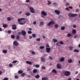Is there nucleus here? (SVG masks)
Returning a JSON list of instances; mask_svg holds the SVG:
<instances>
[{"instance_id":"aec40b11","label":"nucleus","mask_w":80,"mask_h":80,"mask_svg":"<svg viewBox=\"0 0 80 80\" xmlns=\"http://www.w3.org/2000/svg\"><path fill=\"white\" fill-rule=\"evenodd\" d=\"M72 33H73V34H75L77 32V31H76V30L75 29H74L72 30Z\"/></svg>"},{"instance_id":"412c9836","label":"nucleus","mask_w":80,"mask_h":80,"mask_svg":"<svg viewBox=\"0 0 80 80\" xmlns=\"http://www.w3.org/2000/svg\"><path fill=\"white\" fill-rule=\"evenodd\" d=\"M18 73H19V74H22V73H23V71L22 70H19L18 71Z\"/></svg>"},{"instance_id":"0eeeda50","label":"nucleus","mask_w":80,"mask_h":80,"mask_svg":"<svg viewBox=\"0 0 80 80\" xmlns=\"http://www.w3.org/2000/svg\"><path fill=\"white\" fill-rule=\"evenodd\" d=\"M13 44L14 45H15V46H17L18 45V43L17 41H15L13 42Z\"/></svg>"},{"instance_id":"2eb2a0df","label":"nucleus","mask_w":80,"mask_h":80,"mask_svg":"<svg viewBox=\"0 0 80 80\" xmlns=\"http://www.w3.org/2000/svg\"><path fill=\"white\" fill-rule=\"evenodd\" d=\"M2 27L4 28H7V27H8V25L7 24H4L3 25Z\"/></svg>"},{"instance_id":"c03bdc74","label":"nucleus","mask_w":80,"mask_h":80,"mask_svg":"<svg viewBox=\"0 0 80 80\" xmlns=\"http://www.w3.org/2000/svg\"><path fill=\"white\" fill-rule=\"evenodd\" d=\"M28 33L29 34H31V33H32V31H28Z\"/></svg>"},{"instance_id":"49530a36","label":"nucleus","mask_w":80,"mask_h":80,"mask_svg":"<svg viewBox=\"0 0 80 80\" xmlns=\"http://www.w3.org/2000/svg\"><path fill=\"white\" fill-rule=\"evenodd\" d=\"M14 78H16V79H18V76H15Z\"/></svg>"},{"instance_id":"2f4dec72","label":"nucleus","mask_w":80,"mask_h":80,"mask_svg":"<svg viewBox=\"0 0 80 80\" xmlns=\"http://www.w3.org/2000/svg\"><path fill=\"white\" fill-rule=\"evenodd\" d=\"M47 2H48L47 4L48 5H50V4H51V2L50 1H47Z\"/></svg>"},{"instance_id":"774afa93","label":"nucleus","mask_w":80,"mask_h":80,"mask_svg":"<svg viewBox=\"0 0 80 80\" xmlns=\"http://www.w3.org/2000/svg\"><path fill=\"white\" fill-rule=\"evenodd\" d=\"M18 35H21L22 34V33L20 32H18Z\"/></svg>"},{"instance_id":"052dcab7","label":"nucleus","mask_w":80,"mask_h":80,"mask_svg":"<svg viewBox=\"0 0 80 80\" xmlns=\"http://www.w3.org/2000/svg\"><path fill=\"white\" fill-rule=\"evenodd\" d=\"M50 46L48 45V44H47L46 46V47H49Z\"/></svg>"},{"instance_id":"8fccbe9b","label":"nucleus","mask_w":80,"mask_h":80,"mask_svg":"<svg viewBox=\"0 0 80 80\" xmlns=\"http://www.w3.org/2000/svg\"><path fill=\"white\" fill-rule=\"evenodd\" d=\"M42 70H44V69H45V66H42Z\"/></svg>"},{"instance_id":"4d7b16f0","label":"nucleus","mask_w":80,"mask_h":80,"mask_svg":"<svg viewBox=\"0 0 80 80\" xmlns=\"http://www.w3.org/2000/svg\"><path fill=\"white\" fill-rule=\"evenodd\" d=\"M69 8H70V9H73V7L72 6H69Z\"/></svg>"},{"instance_id":"338daca9","label":"nucleus","mask_w":80,"mask_h":80,"mask_svg":"<svg viewBox=\"0 0 80 80\" xmlns=\"http://www.w3.org/2000/svg\"><path fill=\"white\" fill-rule=\"evenodd\" d=\"M36 23H37V22H36V21H34L33 22L34 25H35V24H36Z\"/></svg>"},{"instance_id":"7ed1b4c3","label":"nucleus","mask_w":80,"mask_h":80,"mask_svg":"<svg viewBox=\"0 0 80 80\" xmlns=\"http://www.w3.org/2000/svg\"><path fill=\"white\" fill-rule=\"evenodd\" d=\"M29 9L31 13H35V11H34V9L32 7H29Z\"/></svg>"},{"instance_id":"f3484780","label":"nucleus","mask_w":80,"mask_h":80,"mask_svg":"<svg viewBox=\"0 0 80 80\" xmlns=\"http://www.w3.org/2000/svg\"><path fill=\"white\" fill-rule=\"evenodd\" d=\"M26 63L27 64H29V65H32V62L29 61H27Z\"/></svg>"},{"instance_id":"4468645a","label":"nucleus","mask_w":80,"mask_h":80,"mask_svg":"<svg viewBox=\"0 0 80 80\" xmlns=\"http://www.w3.org/2000/svg\"><path fill=\"white\" fill-rule=\"evenodd\" d=\"M78 15L77 14H72V17H77Z\"/></svg>"},{"instance_id":"37998d69","label":"nucleus","mask_w":80,"mask_h":80,"mask_svg":"<svg viewBox=\"0 0 80 80\" xmlns=\"http://www.w3.org/2000/svg\"><path fill=\"white\" fill-rule=\"evenodd\" d=\"M73 47L71 46H70L69 47V48L70 50H72V49H73Z\"/></svg>"},{"instance_id":"f257e3e1","label":"nucleus","mask_w":80,"mask_h":80,"mask_svg":"<svg viewBox=\"0 0 80 80\" xmlns=\"http://www.w3.org/2000/svg\"><path fill=\"white\" fill-rule=\"evenodd\" d=\"M25 19V18H21L18 19V22H19V23L20 24V25H24L25 24V23H22L20 22H22L23 21V20Z\"/></svg>"},{"instance_id":"de8ad7c7","label":"nucleus","mask_w":80,"mask_h":80,"mask_svg":"<svg viewBox=\"0 0 80 80\" xmlns=\"http://www.w3.org/2000/svg\"><path fill=\"white\" fill-rule=\"evenodd\" d=\"M36 41L38 42H40V38H38L36 39Z\"/></svg>"},{"instance_id":"603ef678","label":"nucleus","mask_w":80,"mask_h":80,"mask_svg":"<svg viewBox=\"0 0 80 80\" xmlns=\"http://www.w3.org/2000/svg\"><path fill=\"white\" fill-rule=\"evenodd\" d=\"M55 28H58V24H55Z\"/></svg>"},{"instance_id":"c756f323","label":"nucleus","mask_w":80,"mask_h":80,"mask_svg":"<svg viewBox=\"0 0 80 80\" xmlns=\"http://www.w3.org/2000/svg\"><path fill=\"white\" fill-rule=\"evenodd\" d=\"M44 25V22H41L40 23V25Z\"/></svg>"},{"instance_id":"9d476101","label":"nucleus","mask_w":80,"mask_h":80,"mask_svg":"<svg viewBox=\"0 0 80 80\" xmlns=\"http://www.w3.org/2000/svg\"><path fill=\"white\" fill-rule=\"evenodd\" d=\"M21 33L23 35H26L27 34L26 32L25 31H22L21 32Z\"/></svg>"},{"instance_id":"ea45409f","label":"nucleus","mask_w":80,"mask_h":80,"mask_svg":"<svg viewBox=\"0 0 80 80\" xmlns=\"http://www.w3.org/2000/svg\"><path fill=\"white\" fill-rule=\"evenodd\" d=\"M7 19L8 21H10L11 20V18H8Z\"/></svg>"},{"instance_id":"b1692460","label":"nucleus","mask_w":80,"mask_h":80,"mask_svg":"<svg viewBox=\"0 0 80 80\" xmlns=\"http://www.w3.org/2000/svg\"><path fill=\"white\" fill-rule=\"evenodd\" d=\"M70 6V3L67 2L66 3V7H68V6Z\"/></svg>"},{"instance_id":"58836bf2","label":"nucleus","mask_w":80,"mask_h":80,"mask_svg":"<svg viewBox=\"0 0 80 80\" xmlns=\"http://www.w3.org/2000/svg\"><path fill=\"white\" fill-rule=\"evenodd\" d=\"M53 41L54 42H57V40L56 39H53Z\"/></svg>"},{"instance_id":"c9c22d12","label":"nucleus","mask_w":80,"mask_h":80,"mask_svg":"<svg viewBox=\"0 0 80 80\" xmlns=\"http://www.w3.org/2000/svg\"><path fill=\"white\" fill-rule=\"evenodd\" d=\"M72 36V35L69 33H68L67 35V37H71Z\"/></svg>"},{"instance_id":"a878e982","label":"nucleus","mask_w":80,"mask_h":80,"mask_svg":"<svg viewBox=\"0 0 80 80\" xmlns=\"http://www.w3.org/2000/svg\"><path fill=\"white\" fill-rule=\"evenodd\" d=\"M2 52L4 53H6L7 52V51L6 50H3L2 51Z\"/></svg>"},{"instance_id":"09e8293b","label":"nucleus","mask_w":80,"mask_h":80,"mask_svg":"<svg viewBox=\"0 0 80 80\" xmlns=\"http://www.w3.org/2000/svg\"><path fill=\"white\" fill-rule=\"evenodd\" d=\"M59 43H60V44H61V45H63V42H62V41H60Z\"/></svg>"},{"instance_id":"864d4df0","label":"nucleus","mask_w":80,"mask_h":80,"mask_svg":"<svg viewBox=\"0 0 80 80\" xmlns=\"http://www.w3.org/2000/svg\"><path fill=\"white\" fill-rule=\"evenodd\" d=\"M76 12H79V9H76Z\"/></svg>"},{"instance_id":"39448f33","label":"nucleus","mask_w":80,"mask_h":80,"mask_svg":"<svg viewBox=\"0 0 80 80\" xmlns=\"http://www.w3.org/2000/svg\"><path fill=\"white\" fill-rule=\"evenodd\" d=\"M54 12L57 15H58L60 14V11L57 10H55Z\"/></svg>"},{"instance_id":"7c9ffc66","label":"nucleus","mask_w":80,"mask_h":80,"mask_svg":"<svg viewBox=\"0 0 80 80\" xmlns=\"http://www.w3.org/2000/svg\"><path fill=\"white\" fill-rule=\"evenodd\" d=\"M25 75V73H23L21 75V76L22 77H23Z\"/></svg>"},{"instance_id":"c85d7f7f","label":"nucleus","mask_w":80,"mask_h":80,"mask_svg":"<svg viewBox=\"0 0 80 80\" xmlns=\"http://www.w3.org/2000/svg\"><path fill=\"white\" fill-rule=\"evenodd\" d=\"M68 15L69 17H72V13H69L68 14Z\"/></svg>"},{"instance_id":"e433bc0d","label":"nucleus","mask_w":80,"mask_h":80,"mask_svg":"<svg viewBox=\"0 0 80 80\" xmlns=\"http://www.w3.org/2000/svg\"><path fill=\"white\" fill-rule=\"evenodd\" d=\"M65 27H62L61 28V30H65Z\"/></svg>"},{"instance_id":"5701e85b","label":"nucleus","mask_w":80,"mask_h":80,"mask_svg":"<svg viewBox=\"0 0 80 80\" xmlns=\"http://www.w3.org/2000/svg\"><path fill=\"white\" fill-rule=\"evenodd\" d=\"M72 60L71 59H69L68 60V63H72Z\"/></svg>"},{"instance_id":"bb28decb","label":"nucleus","mask_w":80,"mask_h":80,"mask_svg":"<svg viewBox=\"0 0 80 80\" xmlns=\"http://www.w3.org/2000/svg\"><path fill=\"white\" fill-rule=\"evenodd\" d=\"M73 52H76L77 53H78V52H79V51H78V50L77 49H75L74 50Z\"/></svg>"},{"instance_id":"5fc2aeb1","label":"nucleus","mask_w":80,"mask_h":80,"mask_svg":"<svg viewBox=\"0 0 80 80\" xmlns=\"http://www.w3.org/2000/svg\"><path fill=\"white\" fill-rule=\"evenodd\" d=\"M8 34H10L11 33V30H9L8 31Z\"/></svg>"},{"instance_id":"4be33fe9","label":"nucleus","mask_w":80,"mask_h":80,"mask_svg":"<svg viewBox=\"0 0 80 80\" xmlns=\"http://www.w3.org/2000/svg\"><path fill=\"white\" fill-rule=\"evenodd\" d=\"M42 80H48V78L47 77L42 78Z\"/></svg>"},{"instance_id":"13d9d810","label":"nucleus","mask_w":80,"mask_h":80,"mask_svg":"<svg viewBox=\"0 0 80 80\" xmlns=\"http://www.w3.org/2000/svg\"><path fill=\"white\" fill-rule=\"evenodd\" d=\"M39 67H40V66H39V65H36V67L37 68H38Z\"/></svg>"},{"instance_id":"a211bd4d","label":"nucleus","mask_w":80,"mask_h":80,"mask_svg":"<svg viewBox=\"0 0 80 80\" xmlns=\"http://www.w3.org/2000/svg\"><path fill=\"white\" fill-rule=\"evenodd\" d=\"M36 78H37L38 79V78H40V75L39 74H37V75H36L35 76Z\"/></svg>"},{"instance_id":"a19ab883","label":"nucleus","mask_w":80,"mask_h":80,"mask_svg":"<svg viewBox=\"0 0 80 80\" xmlns=\"http://www.w3.org/2000/svg\"><path fill=\"white\" fill-rule=\"evenodd\" d=\"M11 37L12 38H15V35H11Z\"/></svg>"},{"instance_id":"3c124183","label":"nucleus","mask_w":80,"mask_h":80,"mask_svg":"<svg viewBox=\"0 0 80 80\" xmlns=\"http://www.w3.org/2000/svg\"><path fill=\"white\" fill-rule=\"evenodd\" d=\"M26 3H30V0H26Z\"/></svg>"},{"instance_id":"423d86ee","label":"nucleus","mask_w":80,"mask_h":80,"mask_svg":"<svg viewBox=\"0 0 80 80\" xmlns=\"http://www.w3.org/2000/svg\"><path fill=\"white\" fill-rule=\"evenodd\" d=\"M46 52L49 53H50V48H46Z\"/></svg>"},{"instance_id":"6e6d98bb","label":"nucleus","mask_w":80,"mask_h":80,"mask_svg":"<svg viewBox=\"0 0 80 80\" xmlns=\"http://www.w3.org/2000/svg\"><path fill=\"white\" fill-rule=\"evenodd\" d=\"M29 39H32V36H29Z\"/></svg>"},{"instance_id":"72a5a7b5","label":"nucleus","mask_w":80,"mask_h":80,"mask_svg":"<svg viewBox=\"0 0 80 80\" xmlns=\"http://www.w3.org/2000/svg\"><path fill=\"white\" fill-rule=\"evenodd\" d=\"M32 36L33 38H35V37H36V35L35 34H32Z\"/></svg>"},{"instance_id":"f704fd0d","label":"nucleus","mask_w":80,"mask_h":80,"mask_svg":"<svg viewBox=\"0 0 80 80\" xmlns=\"http://www.w3.org/2000/svg\"><path fill=\"white\" fill-rule=\"evenodd\" d=\"M45 48V47L44 46H40L39 48L40 49H43Z\"/></svg>"},{"instance_id":"a18cd8bd","label":"nucleus","mask_w":80,"mask_h":80,"mask_svg":"<svg viewBox=\"0 0 80 80\" xmlns=\"http://www.w3.org/2000/svg\"><path fill=\"white\" fill-rule=\"evenodd\" d=\"M9 66L10 67H13V64L11 63L9 64Z\"/></svg>"},{"instance_id":"4c0bfd02","label":"nucleus","mask_w":80,"mask_h":80,"mask_svg":"<svg viewBox=\"0 0 80 80\" xmlns=\"http://www.w3.org/2000/svg\"><path fill=\"white\" fill-rule=\"evenodd\" d=\"M65 10H68V11H70V10L69 9V8L68 7H67L65 9Z\"/></svg>"},{"instance_id":"680f3d73","label":"nucleus","mask_w":80,"mask_h":80,"mask_svg":"<svg viewBox=\"0 0 80 80\" xmlns=\"http://www.w3.org/2000/svg\"><path fill=\"white\" fill-rule=\"evenodd\" d=\"M77 35H75L74 37V38H77Z\"/></svg>"},{"instance_id":"bf43d9fd","label":"nucleus","mask_w":80,"mask_h":80,"mask_svg":"<svg viewBox=\"0 0 80 80\" xmlns=\"http://www.w3.org/2000/svg\"><path fill=\"white\" fill-rule=\"evenodd\" d=\"M8 78H4V79H3V80H8Z\"/></svg>"},{"instance_id":"ddd939ff","label":"nucleus","mask_w":80,"mask_h":80,"mask_svg":"<svg viewBox=\"0 0 80 80\" xmlns=\"http://www.w3.org/2000/svg\"><path fill=\"white\" fill-rule=\"evenodd\" d=\"M52 4L53 5V6H54V7H57V6L58 5V4H57V3L56 2H54V3H53Z\"/></svg>"},{"instance_id":"9b49d317","label":"nucleus","mask_w":80,"mask_h":80,"mask_svg":"<svg viewBox=\"0 0 80 80\" xmlns=\"http://www.w3.org/2000/svg\"><path fill=\"white\" fill-rule=\"evenodd\" d=\"M59 60L61 62H63L64 60H65V58H60Z\"/></svg>"},{"instance_id":"cd10ccee","label":"nucleus","mask_w":80,"mask_h":80,"mask_svg":"<svg viewBox=\"0 0 80 80\" xmlns=\"http://www.w3.org/2000/svg\"><path fill=\"white\" fill-rule=\"evenodd\" d=\"M33 73H37V70L36 69H34L33 70Z\"/></svg>"},{"instance_id":"6ab92c4d","label":"nucleus","mask_w":80,"mask_h":80,"mask_svg":"<svg viewBox=\"0 0 80 80\" xmlns=\"http://www.w3.org/2000/svg\"><path fill=\"white\" fill-rule=\"evenodd\" d=\"M52 72L53 73H57V71H56V70L55 69H52Z\"/></svg>"},{"instance_id":"69168bd1","label":"nucleus","mask_w":80,"mask_h":80,"mask_svg":"<svg viewBox=\"0 0 80 80\" xmlns=\"http://www.w3.org/2000/svg\"><path fill=\"white\" fill-rule=\"evenodd\" d=\"M18 13H19V14H21L22 13V12L20 11L18 12Z\"/></svg>"},{"instance_id":"79ce46f5","label":"nucleus","mask_w":80,"mask_h":80,"mask_svg":"<svg viewBox=\"0 0 80 80\" xmlns=\"http://www.w3.org/2000/svg\"><path fill=\"white\" fill-rule=\"evenodd\" d=\"M17 62V61L16 60L13 61H12L13 63H16Z\"/></svg>"},{"instance_id":"1a4fd4ad","label":"nucleus","mask_w":80,"mask_h":80,"mask_svg":"<svg viewBox=\"0 0 80 80\" xmlns=\"http://www.w3.org/2000/svg\"><path fill=\"white\" fill-rule=\"evenodd\" d=\"M12 28L13 30H15L17 29V26L15 25H13L12 26Z\"/></svg>"},{"instance_id":"dca6fc26","label":"nucleus","mask_w":80,"mask_h":80,"mask_svg":"<svg viewBox=\"0 0 80 80\" xmlns=\"http://www.w3.org/2000/svg\"><path fill=\"white\" fill-rule=\"evenodd\" d=\"M57 67L58 68V69H60V68H61V66H60V64H58L57 65Z\"/></svg>"},{"instance_id":"393cba45","label":"nucleus","mask_w":80,"mask_h":80,"mask_svg":"<svg viewBox=\"0 0 80 80\" xmlns=\"http://www.w3.org/2000/svg\"><path fill=\"white\" fill-rule=\"evenodd\" d=\"M26 16H30V12H26Z\"/></svg>"},{"instance_id":"20e7f679","label":"nucleus","mask_w":80,"mask_h":80,"mask_svg":"<svg viewBox=\"0 0 80 80\" xmlns=\"http://www.w3.org/2000/svg\"><path fill=\"white\" fill-rule=\"evenodd\" d=\"M55 22H54V21H51L50 22H49L48 23V26H50L51 25H52L53 24H55Z\"/></svg>"},{"instance_id":"f8f14e48","label":"nucleus","mask_w":80,"mask_h":80,"mask_svg":"<svg viewBox=\"0 0 80 80\" xmlns=\"http://www.w3.org/2000/svg\"><path fill=\"white\" fill-rule=\"evenodd\" d=\"M41 62H45V59L43 58V57L41 58Z\"/></svg>"},{"instance_id":"e2e57ef3","label":"nucleus","mask_w":80,"mask_h":80,"mask_svg":"<svg viewBox=\"0 0 80 80\" xmlns=\"http://www.w3.org/2000/svg\"><path fill=\"white\" fill-rule=\"evenodd\" d=\"M32 55H34V54H35V52H32Z\"/></svg>"},{"instance_id":"0e129e2a","label":"nucleus","mask_w":80,"mask_h":80,"mask_svg":"<svg viewBox=\"0 0 80 80\" xmlns=\"http://www.w3.org/2000/svg\"><path fill=\"white\" fill-rule=\"evenodd\" d=\"M76 25H73V28H76Z\"/></svg>"},{"instance_id":"f03ea898","label":"nucleus","mask_w":80,"mask_h":80,"mask_svg":"<svg viewBox=\"0 0 80 80\" xmlns=\"http://www.w3.org/2000/svg\"><path fill=\"white\" fill-rule=\"evenodd\" d=\"M64 75H66V77L70 75V72L69 71H65L63 72Z\"/></svg>"},{"instance_id":"6e6552de","label":"nucleus","mask_w":80,"mask_h":80,"mask_svg":"<svg viewBox=\"0 0 80 80\" xmlns=\"http://www.w3.org/2000/svg\"><path fill=\"white\" fill-rule=\"evenodd\" d=\"M41 14L44 16H46L47 15V13L44 11H42L41 12Z\"/></svg>"},{"instance_id":"473e14b6","label":"nucleus","mask_w":80,"mask_h":80,"mask_svg":"<svg viewBox=\"0 0 80 80\" xmlns=\"http://www.w3.org/2000/svg\"><path fill=\"white\" fill-rule=\"evenodd\" d=\"M19 38H20V36L19 35H17L16 36V39L18 40Z\"/></svg>"}]
</instances>
